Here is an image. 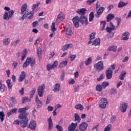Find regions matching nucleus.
<instances>
[{"label": "nucleus", "instance_id": "obj_36", "mask_svg": "<svg viewBox=\"0 0 131 131\" xmlns=\"http://www.w3.org/2000/svg\"><path fill=\"white\" fill-rule=\"evenodd\" d=\"M114 17H115L114 14H109L106 17L107 22H109L110 21H111V20L113 19Z\"/></svg>", "mask_w": 131, "mask_h": 131}, {"label": "nucleus", "instance_id": "obj_20", "mask_svg": "<svg viewBox=\"0 0 131 131\" xmlns=\"http://www.w3.org/2000/svg\"><path fill=\"white\" fill-rule=\"evenodd\" d=\"M129 38V33L126 32L122 34V37H121L122 40H128Z\"/></svg>", "mask_w": 131, "mask_h": 131}, {"label": "nucleus", "instance_id": "obj_38", "mask_svg": "<svg viewBox=\"0 0 131 131\" xmlns=\"http://www.w3.org/2000/svg\"><path fill=\"white\" fill-rule=\"evenodd\" d=\"M75 109H76L77 110H80L81 111H82V110H83V105L80 104H78L77 105H76Z\"/></svg>", "mask_w": 131, "mask_h": 131}, {"label": "nucleus", "instance_id": "obj_57", "mask_svg": "<svg viewBox=\"0 0 131 131\" xmlns=\"http://www.w3.org/2000/svg\"><path fill=\"white\" fill-rule=\"evenodd\" d=\"M32 26L34 28L37 26H38V21L37 20H35L32 23Z\"/></svg>", "mask_w": 131, "mask_h": 131}, {"label": "nucleus", "instance_id": "obj_12", "mask_svg": "<svg viewBox=\"0 0 131 131\" xmlns=\"http://www.w3.org/2000/svg\"><path fill=\"white\" fill-rule=\"evenodd\" d=\"M29 128L32 130H35L36 128V121L31 120L29 125Z\"/></svg>", "mask_w": 131, "mask_h": 131}, {"label": "nucleus", "instance_id": "obj_62", "mask_svg": "<svg viewBox=\"0 0 131 131\" xmlns=\"http://www.w3.org/2000/svg\"><path fill=\"white\" fill-rule=\"evenodd\" d=\"M68 49H69L68 48V47L67 46V45H64L62 48V51H63V52H65L66 51H67V50H68Z\"/></svg>", "mask_w": 131, "mask_h": 131}, {"label": "nucleus", "instance_id": "obj_63", "mask_svg": "<svg viewBox=\"0 0 131 131\" xmlns=\"http://www.w3.org/2000/svg\"><path fill=\"white\" fill-rule=\"evenodd\" d=\"M117 118L116 116H113L111 118V122H114L115 120H116Z\"/></svg>", "mask_w": 131, "mask_h": 131}, {"label": "nucleus", "instance_id": "obj_30", "mask_svg": "<svg viewBox=\"0 0 131 131\" xmlns=\"http://www.w3.org/2000/svg\"><path fill=\"white\" fill-rule=\"evenodd\" d=\"M60 91V83H57L55 84L54 88L53 89V92H57Z\"/></svg>", "mask_w": 131, "mask_h": 131}, {"label": "nucleus", "instance_id": "obj_42", "mask_svg": "<svg viewBox=\"0 0 131 131\" xmlns=\"http://www.w3.org/2000/svg\"><path fill=\"white\" fill-rule=\"evenodd\" d=\"M94 12H91L89 14V22H92L94 20Z\"/></svg>", "mask_w": 131, "mask_h": 131}, {"label": "nucleus", "instance_id": "obj_56", "mask_svg": "<svg viewBox=\"0 0 131 131\" xmlns=\"http://www.w3.org/2000/svg\"><path fill=\"white\" fill-rule=\"evenodd\" d=\"M56 128H57V131H63V128L62 126H60V125H57L56 126Z\"/></svg>", "mask_w": 131, "mask_h": 131}, {"label": "nucleus", "instance_id": "obj_39", "mask_svg": "<svg viewBox=\"0 0 131 131\" xmlns=\"http://www.w3.org/2000/svg\"><path fill=\"white\" fill-rule=\"evenodd\" d=\"M37 55L39 59H41V48L40 47L38 48L37 50Z\"/></svg>", "mask_w": 131, "mask_h": 131}, {"label": "nucleus", "instance_id": "obj_4", "mask_svg": "<svg viewBox=\"0 0 131 131\" xmlns=\"http://www.w3.org/2000/svg\"><path fill=\"white\" fill-rule=\"evenodd\" d=\"M94 68L98 72L101 71V70H103L104 68L103 66V61H98L97 63L94 64Z\"/></svg>", "mask_w": 131, "mask_h": 131}, {"label": "nucleus", "instance_id": "obj_13", "mask_svg": "<svg viewBox=\"0 0 131 131\" xmlns=\"http://www.w3.org/2000/svg\"><path fill=\"white\" fill-rule=\"evenodd\" d=\"M88 123L83 122L80 124L79 129L81 131H85L86 130V128H88Z\"/></svg>", "mask_w": 131, "mask_h": 131}, {"label": "nucleus", "instance_id": "obj_55", "mask_svg": "<svg viewBox=\"0 0 131 131\" xmlns=\"http://www.w3.org/2000/svg\"><path fill=\"white\" fill-rule=\"evenodd\" d=\"M55 23H52V25H51V31H53V32L54 31H56V28L55 27Z\"/></svg>", "mask_w": 131, "mask_h": 131}, {"label": "nucleus", "instance_id": "obj_29", "mask_svg": "<svg viewBox=\"0 0 131 131\" xmlns=\"http://www.w3.org/2000/svg\"><path fill=\"white\" fill-rule=\"evenodd\" d=\"M126 75V72L125 71H123L121 72L119 76V78L121 80H123L124 79V76Z\"/></svg>", "mask_w": 131, "mask_h": 131}, {"label": "nucleus", "instance_id": "obj_22", "mask_svg": "<svg viewBox=\"0 0 131 131\" xmlns=\"http://www.w3.org/2000/svg\"><path fill=\"white\" fill-rule=\"evenodd\" d=\"M77 126V123H72L71 125L69 126V131H74L75 130V128H76V127Z\"/></svg>", "mask_w": 131, "mask_h": 131}, {"label": "nucleus", "instance_id": "obj_40", "mask_svg": "<svg viewBox=\"0 0 131 131\" xmlns=\"http://www.w3.org/2000/svg\"><path fill=\"white\" fill-rule=\"evenodd\" d=\"M10 43V38H7L3 40L4 46H8Z\"/></svg>", "mask_w": 131, "mask_h": 131}, {"label": "nucleus", "instance_id": "obj_32", "mask_svg": "<svg viewBox=\"0 0 131 131\" xmlns=\"http://www.w3.org/2000/svg\"><path fill=\"white\" fill-rule=\"evenodd\" d=\"M74 118H75V121H77L78 123L80 122V120H81V119H80V117L79 115H78V114H74Z\"/></svg>", "mask_w": 131, "mask_h": 131}, {"label": "nucleus", "instance_id": "obj_26", "mask_svg": "<svg viewBox=\"0 0 131 131\" xmlns=\"http://www.w3.org/2000/svg\"><path fill=\"white\" fill-rule=\"evenodd\" d=\"M101 43V39L100 38H97L95 39L92 43V46H95V47H97V46H100V44Z\"/></svg>", "mask_w": 131, "mask_h": 131}, {"label": "nucleus", "instance_id": "obj_44", "mask_svg": "<svg viewBox=\"0 0 131 131\" xmlns=\"http://www.w3.org/2000/svg\"><path fill=\"white\" fill-rule=\"evenodd\" d=\"M30 65L31 66V67H33V66H34V65H35V59H33L32 57H30Z\"/></svg>", "mask_w": 131, "mask_h": 131}, {"label": "nucleus", "instance_id": "obj_46", "mask_svg": "<svg viewBox=\"0 0 131 131\" xmlns=\"http://www.w3.org/2000/svg\"><path fill=\"white\" fill-rule=\"evenodd\" d=\"M101 85L103 89H106L109 85V82L104 81L102 83Z\"/></svg>", "mask_w": 131, "mask_h": 131}, {"label": "nucleus", "instance_id": "obj_18", "mask_svg": "<svg viewBox=\"0 0 131 131\" xmlns=\"http://www.w3.org/2000/svg\"><path fill=\"white\" fill-rule=\"evenodd\" d=\"M48 130H52L54 126V124H53V121L52 120V117H50V118L48 119Z\"/></svg>", "mask_w": 131, "mask_h": 131}, {"label": "nucleus", "instance_id": "obj_64", "mask_svg": "<svg viewBox=\"0 0 131 131\" xmlns=\"http://www.w3.org/2000/svg\"><path fill=\"white\" fill-rule=\"evenodd\" d=\"M95 2H96V0H88L87 4L88 5H91V4H93V3H95Z\"/></svg>", "mask_w": 131, "mask_h": 131}, {"label": "nucleus", "instance_id": "obj_41", "mask_svg": "<svg viewBox=\"0 0 131 131\" xmlns=\"http://www.w3.org/2000/svg\"><path fill=\"white\" fill-rule=\"evenodd\" d=\"M30 101H31V99H30V98H29L27 97H24L22 99L23 104H24L25 103H26V102H30Z\"/></svg>", "mask_w": 131, "mask_h": 131}, {"label": "nucleus", "instance_id": "obj_49", "mask_svg": "<svg viewBox=\"0 0 131 131\" xmlns=\"http://www.w3.org/2000/svg\"><path fill=\"white\" fill-rule=\"evenodd\" d=\"M61 75L60 76V80L63 81L64 80V78L65 77V72L64 71H61Z\"/></svg>", "mask_w": 131, "mask_h": 131}, {"label": "nucleus", "instance_id": "obj_14", "mask_svg": "<svg viewBox=\"0 0 131 131\" xmlns=\"http://www.w3.org/2000/svg\"><path fill=\"white\" fill-rule=\"evenodd\" d=\"M113 74V71L111 69H108L106 71V76L107 79H111Z\"/></svg>", "mask_w": 131, "mask_h": 131}, {"label": "nucleus", "instance_id": "obj_7", "mask_svg": "<svg viewBox=\"0 0 131 131\" xmlns=\"http://www.w3.org/2000/svg\"><path fill=\"white\" fill-rule=\"evenodd\" d=\"M116 29V27L113 25V23L111 22L110 23V27H107L106 28L105 30L106 32H108V33H111L113 30H115Z\"/></svg>", "mask_w": 131, "mask_h": 131}, {"label": "nucleus", "instance_id": "obj_47", "mask_svg": "<svg viewBox=\"0 0 131 131\" xmlns=\"http://www.w3.org/2000/svg\"><path fill=\"white\" fill-rule=\"evenodd\" d=\"M117 49V47L116 46H111L108 49V51H113V52H116Z\"/></svg>", "mask_w": 131, "mask_h": 131}, {"label": "nucleus", "instance_id": "obj_37", "mask_svg": "<svg viewBox=\"0 0 131 131\" xmlns=\"http://www.w3.org/2000/svg\"><path fill=\"white\" fill-rule=\"evenodd\" d=\"M10 103L12 105H15V104L17 103V100H16V98H15L13 97H11L10 99Z\"/></svg>", "mask_w": 131, "mask_h": 131}, {"label": "nucleus", "instance_id": "obj_15", "mask_svg": "<svg viewBox=\"0 0 131 131\" xmlns=\"http://www.w3.org/2000/svg\"><path fill=\"white\" fill-rule=\"evenodd\" d=\"M35 101L36 103V105L37 106V108L39 109L40 108H41V106H42V102L40 101L39 99L38 98V96L37 95L36 96L35 98Z\"/></svg>", "mask_w": 131, "mask_h": 131}, {"label": "nucleus", "instance_id": "obj_58", "mask_svg": "<svg viewBox=\"0 0 131 131\" xmlns=\"http://www.w3.org/2000/svg\"><path fill=\"white\" fill-rule=\"evenodd\" d=\"M105 25H106V21H103L101 23V26H102V28L101 30H105Z\"/></svg>", "mask_w": 131, "mask_h": 131}, {"label": "nucleus", "instance_id": "obj_43", "mask_svg": "<svg viewBox=\"0 0 131 131\" xmlns=\"http://www.w3.org/2000/svg\"><path fill=\"white\" fill-rule=\"evenodd\" d=\"M96 89L97 92H102V90H103V87L102 85L98 84L96 85Z\"/></svg>", "mask_w": 131, "mask_h": 131}, {"label": "nucleus", "instance_id": "obj_25", "mask_svg": "<svg viewBox=\"0 0 131 131\" xmlns=\"http://www.w3.org/2000/svg\"><path fill=\"white\" fill-rule=\"evenodd\" d=\"M27 4H24L21 8V14H24L27 12Z\"/></svg>", "mask_w": 131, "mask_h": 131}, {"label": "nucleus", "instance_id": "obj_11", "mask_svg": "<svg viewBox=\"0 0 131 131\" xmlns=\"http://www.w3.org/2000/svg\"><path fill=\"white\" fill-rule=\"evenodd\" d=\"M127 103L126 102H123L120 106V110L121 112L123 113H124L125 112H126V109H127Z\"/></svg>", "mask_w": 131, "mask_h": 131}, {"label": "nucleus", "instance_id": "obj_31", "mask_svg": "<svg viewBox=\"0 0 131 131\" xmlns=\"http://www.w3.org/2000/svg\"><path fill=\"white\" fill-rule=\"evenodd\" d=\"M125 6H127V3H124L122 1H120L119 2L118 7L119 8H123V7H125Z\"/></svg>", "mask_w": 131, "mask_h": 131}, {"label": "nucleus", "instance_id": "obj_48", "mask_svg": "<svg viewBox=\"0 0 131 131\" xmlns=\"http://www.w3.org/2000/svg\"><path fill=\"white\" fill-rule=\"evenodd\" d=\"M0 119L1 120V121H4L5 119V114L3 113V112H0Z\"/></svg>", "mask_w": 131, "mask_h": 131}, {"label": "nucleus", "instance_id": "obj_34", "mask_svg": "<svg viewBox=\"0 0 131 131\" xmlns=\"http://www.w3.org/2000/svg\"><path fill=\"white\" fill-rule=\"evenodd\" d=\"M67 64H68V62L67 60H64L60 63L59 67L60 68H63L64 66H67Z\"/></svg>", "mask_w": 131, "mask_h": 131}, {"label": "nucleus", "instance_id": "obj_54", "mask_svg": "<svg viewBox=\"0 0 131 131\" xmlns=\"http://www.w3.org/2000/svg\"><path fill=\"white\" fill-rule=\"evenodd\" d=\"M96 36V33L93 32L90 35V39H94Z\"/></svg>", "mask_w": 131, "mask_h": 131}, {"label": "nucleus", "instance_id": "obj_23", "mask_svg": "<svg viewBox=\"0 0 131 131\" xmlns=\"http://www.w3.org/2000/svg\"><path fill=\"white\" fill-rule=\"evenodd\" d=\"M31 61V60H30V57H28L26 60L25 62L24 63L23 65V68H26V67H28L29 66V64H30Z\"/></svg>", "mask_w": 131, "mask_h": 131}, {"label": "nucleus", "instance_id": "obj_19", "mask_svg": "<svg viewBox=\"0 0 131 131\" xmlns=\"http://www.w3.org/2000/svg\"><path fill=\"white\" fill-rule=\"evenodd\" d=\"M76 12L77 14H79V15H81V16H85L84 14L86 13V9L85 8H81L78 9L76 11Z\"/></svg>", "mask_w": 131, "mask_h": 131}, {"label": "nucleus", "instance_id": "obj_1", "mask_svg": "<svg viewBox=\"0 0 131 131\" xmlns=\"http://www.w3.org/2000/svg\"><path fill=\"white\" fill-rule=\"evenodd\" d=\"M18 118L21 119L19 123L21 127H26L27 124L28 123V118L26 117V115H23L22 114L18 115Z\"/></svg>", "mask_w": 131, "mask_h": 131}, {"label": "nucleus", "instance_id": "obj_51", "mask_svg": "<svg viewBox=\"0 0 131 131\" xmlns=\"http://www.w3.org/2000/svg\"><path fill=\"white\" fill-rule=\"evenodd\" d=\"M75 58H76V55L75 54L70 55V59L71 60V61H74V60L75 59Z\"/></svg>", "mask_w": 131, "mask_h": 131}, {"label": "nucleus", "instance_id": "obj_2", "mask_svg": "<svg viewBox=\"0 0 131 131\" xmlns=\"http://www.w3.org/2000/svg\"><path fill=\"white\" fill-rule=\"evenodd\" d=\"M14 13H15V12L13 10L8 12L5 11L3 16V19L4 20H10V18L14 15Z\"/></svg>", "mask_w": 131, "mask_h": 131}, {"label": "nucleus", "instance_id": "obj_50", "mask_svg": "<svg viewBox=\"0 0 131 131\" xmlns=\"http://www.w3.org/2000/svg\"><path fill=\"white\" fill-rule=\"evenodd\" d=\"M54 67L52 64H48L47 66V69L48 71H50V70H52V69H54Z\"/></svg>", "mask_w": 131, "mask_h": 131}, {"label": "nucleus", "instance_id": "obj_5", "mask_svg": "<svg viewBox=\"0 0 131 131\" xmlns=\"http://www.w3.org/2000/svg\"><path fill=\"white\" fill-rule=\"evenodd\" d=\"M45 84H42L39 86L38 89L37 90V93L39 97L41 98L43 97V91H45Z\"/></svg>", "mask_w": 131, "mask_h": 131}, {"label": "nucleus", "instance_id": "obj_60", "mask_svg": "<svg viewBox=\"0 0 131 131\" xmlns=\"http://www.w3.org/2000/svg\"><path fill=\"white\" fill-rule=\"evenodd\" d=\"M104 74H101L99 77L97 78V81H100V80H102V79H103L104 78Z\"/></svg>", "mask_w": 131, "mask_h": 131}, {"label": "nucleus", "instance_id": "obj_6", "mask_svg": "<svg viewBox=\"0 0 131 131\" xmlns=\"http://www.w3.org/2000/svg\"><path fill=\"white\" fill-rule=\"evenodd\" d=\"M72 21L74 26L76 28H78L79 27V22H80L79 16H75L72 19Z\"/></svg>", "mask_w": 131, "mask_h": 131}, {"label": "nucleus", "instance_id": "obj_52", "mask_svg": "<svg viewBox=\"0 0 131 131\" xmlns=\"http://www.w3.org/2000/svg\"><path fill=\"white\" fill-rule=\"evenodd\" d=\"M19 42H20V39H17L16 41H14L13 42H12L11 45L13 47H16V46H17V45H18V43H19Z\"/></svg>", "mask_w": 131, "mask_h": 131}, {"label": "nucleus", "instance_id": "obj_24", "mask_svg": "<svg viewBox=\"0 0 131 131\" xmlns=\"http://www.w3.org/2000/svg\"><path fill=\"white\" fill-rule=\"evenodd\" d=\"M3 82L2 80L0 79V92L1 93H4L5 91H6V86L5 84H3L2 82Z\"/></svg>", "mask_w": 131, "mask_h": 131}, {"label": "nucleus", "instance_id": "obj_28", "mask_svg": "<svg viewBox=\"0 0 131 131\" xmlns=\"http://www.w3.org/2000/svg\"><path fill=\"white\" fill-rule=\"evenodd\" d=\"M66 34L68 35L69 36H71L72 34H73V32H72V30L70 28H67L66 29Z\"/></svg>", "mask_w": 131, "mask_h": 131}, {"label": "nucleus", "instance_id": "obj_9", "mask_svg": "<svg viewBox=\"0 0 131 131\" xmlns=\"http://www.w3.org/2000/svg\"><path fill=\"white\" fill-rule=\"evenodd\" d=\"M80 22L82 25H88L89 22L88 21V18L85 15H81L79 18Z\"/></svg>", "mask_w": 131, "mask_h": 131}, {"label": "nucleus", "instance_id": "obj_16", "mask_svg": "<svg viewBox=\"0 0 131 131\" xmlns=\"http://www.w3.org/2000/svg\"><path fill=\"white\" fill-rule=\"evenodd\" d=\"M63 20H64V14L61 12L57 16V18L56 19V23H60V22H62Z\"/></svg>", "mask_w": 131, "mask_h": 131}, {"label": "nucleus", "instance_id": "obj_8", "mask_svg": "<svg viewBox=\"0 0 131 131\" xmlns=\"http://www.w3.org/2000/svg\"><path fill=\"white\" fill-rule=\"evenodd\" d=\"M32 14H33V13L31 11L26 12V13L21 17L20 20H24L25 19V18H26L27 17H28L29 19H32V17H33V15H32Z\"/></svg>", "mask_w": 131, "mask_h": 131}, {"label": "nucleus", "instance_id": "obj_33", "mask_svg": "<svg viewBox=\"0 0 131 131\" xmlns=\"http://www.w3.org/2000/svg\"><path fill=\"white\" fill-rule=\"evenodd\" d=\"M36 91V89L34 88L32 89V91L30 92L29 95H30V99H32L33 98V96H34V94H35Z\"/></svg>", "mask_w": 131, "mask_h": 131}, {"label": "nucleus", "instance_id": "obj_27", "mask_svg": "<svg viewBox=\"0 0 131 131\" xmlns=\"http://www.w3.org/2000/svg\"><path fill=\"white\" fill-rule=\"evenodd\" d=\"M28 52V51H27V49H25L23 52H22V55H21V61H23L25 58H26V56H27V53Z\"/></svg>", "mask_w": 131, "mask_h": 131}, {"label": "nucleus", "instance_id": "obj_10", "mask_svg": "<svg viewBox=\"0 0 131 131\" xmlns=\"http://www.w3.org/2000/svg\"><path fill=\"white\" fill-rule=\"evenodd\" d=\"M30 107L29 106H26L24 108H20L18 110L19 113H20V114H23V115H26V117H27V114H26V111L28 110Z\"/></svg>", "mask_w": 131, "mask_h": 131}, {"label": "nucleus", "instance_id": "obj_35", "mask_svg": "<svg viewBox=\"0 0 131 131\" xmlns=\"http://www.w3.org/2000/svg\"><path fill=\"white\" fill-rule=\"evenodd\" d=\"M92 61L93 59H92V57H89L85 61V64L86 66H88L90 65V64H92Z\"/></svg>", "mask_w": 131, "mask_h": 131}, {"label": "nucleus", "instance_id": "obj_61", "mask_svg": "<svg viewBox=\"0 0 131 131\" xmlns=\"http://www.w3.org/2000/svg\"><path fill=\"white\" fill-rule=\"evenodd\" d=\"M39 5V3H37L36 4H33V7L32 8V10H35V9H36V8H37V7H38Z\"/></svg>", "mask_w": 131, "mask_h": 131}, {"label": "nucleus", "instance_id": "obj_53", "mask_svg": "<svg viewBox=\"0 0 131 131\" xmlns=\"http://www.w3.org/2000/svg\"><path fill=\"white\" fill-rule=\"evenodd\" d=\"M112 127V124H108L104 129V131H110L111 127Z\"/></svg>", "mask_w": 131, "mask_h": 131}, {"label": "nucleus", "instance_id": "obj_59", "mask_svg": "<svg viewBox=\"0 0 131 131\" xmlns=\"http://www.w3.org/2000/svg\"><path fill=\"white\" fill-rule=\"evenodd\" d=\"M116 20L117 21V26H116V28L119 26V24H120V21H121V19L120 18L116 17Z\"/></svg>", "mask_w": 131, "mask_h": 131}, {"label": "nucleus", "instance_id": "obj_21", "mask_svg": "<svg viewBox=\"0 0 131 131\" xmlns=\"http://www.w3.org/2000/svg\"><path fill=\"white\" fill-rule=\"evenodd\" d=\"M25 77H26V73L24 71H21L18 79V81L22 82V81L25 79Z\"/></svg>", "mask_w": 131, "mask_h": 131}, {"label": "nucleus", "instance_id": "obj_45", "mask_svg": "<svg viewBox=\"0 0 131 131\" xmlns=\"http://www.w3.org/2000/svg\"><path fill=\"white\" fill-rule=\"evenodd\" d=\"M7 82V84L8 86V88L9 90H11L12 89V83H11V80L8 79L6 81Z\"/></svg>", "mask_w": 131, "mask_h": 131}, {"label": "nucleus", "instance_id": "obj_3", "mask_svg": "<svg viewBox=\"0 0 131 131\" xmlns=\"http://www.w3.org/2000/svg\"><path fill=\"white\" fill-rule=\"evenodd\" d=\"M107 104H108V101L105 98H102L99 101V107L101 109H105L106 108V106H107Z\"/></svg>", "mask_w": 131, "mask_h": 131}, {"label": "nucleus", "instance_id": "obj_17", "mask_svg": "<svg viewBox=\"0 0 131 131\" xmlns=\"http://www.w3.org/2000/svg\"><path fill=\"white\" fill-rule=\"evenodd\" d=\"M105 10V8L103 7H101L98 9V10L97 11V14H96V18H99L102 14H103V12H104V10Z\"/></svg>", "mask_w": 131, "mask_h": 131}]
</instances>
